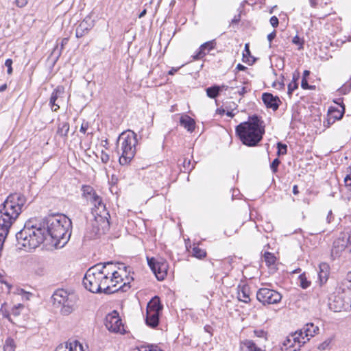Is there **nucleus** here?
Masks as SVG:
<instances>
[{"label":"nucleus","mask_w":351,"mask_h":351,"mask_svg":"<svg viewBox=\"0 0 351 351\" xmlns=\"http://www.w3.org/2000/svg\"><path fill=\"white\" fill-rule=\"evenodd\" d=\"M71 219L62 215L31 218L16 233V247L29 252L50 238L56 247H62L71 237Z\"/></svg>","instance_id":"f257e3e1"},{"label":"nucleus","mask_w":351,"mask_h":351,"mask_svg":"<svg viewBox=\"0 0 351 351\" xmlns=\"http://www.w3.org/2000/svg\"><path fill=\"white\" fill-rule=\"evenodd\" d=\"M235 132L243 145L247 147L257 146L265 132L264 121L257 114L250 116L248 121L236 127Z\"/></svg>","instance_id":"f03ea898"},{"label":"nucleus","mask_w":351,"mask_h":351,"mask_svg":"<svg viewBox=\"0 0 351 351\" xmlns=\"http://www.w3.org/2000/svg\"><path fill=\"white\" fill-rule=\"evenodd\" d=\"M99 267V266L95 265L90 267L83 278V285L89 291L96 293L110 294L118 291L125 292L130 288V282H124L118 289H112V287L109 285V280L101 274Z\"/></svg>","instance_id":"7ed1b4c3"},{"label":"nucleus","mask_w":351,"mask_h":351,"mask_svg":"<svg viewBox=\"0 0 351 351\" xmlns=\"http://www.w3.org/2000/svg\"><path fill=\"white\" fill-rule=\"evenodd\" d=\"M26 202L25 196L21 193L9 195L0 205V220L2 221L0 224L11 228L21 213Z\"/></svg>","instance_id":"20e7f679"},{"label":"nucleus","mask_w":351,"mask_h":351,"mask_svg":"<svg viewBox=\"0 0 351 351\" xmlns=\"http://www.w3.org/2000/svg\"><path fill=\"white\" fill-rule=\"evenodd\" d=\"M138 143L136 134L130 130L123 132L117 141L118 153L121 152L119 162L121 165L130 163L136 154V146Z\"/></svg>","instance_id":"39448f33"},{"label":"nucleus","mask_w":351,"mask_h":351,"mask_svg":"<svg viewBox=\"0 0 351 351\" xmlns=\"http://www.w3.org/2000/svg\"><path fill=\"white\" fill-rule=\"evenodd\" d=\"M95 265L99 266V269L101 270V274L106 276V278L109 280H115V279L119 278L118 276H116L117 271L122 270L124 273H126L128 268L123 263L112 261L99 263Z\"/></svg>","instance_id":"423d86ee"},{"label":"nucleus","mask_w":351,"mask_h":351,"mask_svg":"<svg viewBox=\"0 0 351 351\" xmlns=\"http://www.w3.org/2000/svg\"><path fill=\"white\" fill-rule=\"evenodd\" d=\"M147 264L158 280H163L167 275L169 264L162 258H148Z\"/></svg>","instance_id":"0eeeda50"},{"label":"nucleus","mask_w":351,"mask_h":351,"mask_svg":"<svg viewBox=\"0 0 351 351\" xmlns=\"http://www.w3.org/2000/svg\"><path fill=\"white\" fill-rule=\"evenodd\" d=\"M342 252L351 254V230L350 232L341 234L333 242L332 255L338 256Z\"/></svg>","instance_id":"6e6552de"},{"label":"nucleus","mask_w":351,"mask_h":351,"mask_svg":"<svg viewBox=\"0 0 351 351\" xmlns=\"http://www.w3.org/2000/svg\"><path fill=\"white\" fill-rule=\"evenodd\" d=\"M256 299L263 305L274 304L280 302L282 295L274 289L263 287L257 291Z\"/></svg>","instance_id":"1a4fd4ad"},{"label":"nucleus","mask_w":351,"mask_h":351,"mask_svg":"<svg viewBox=\"0 0 351 351\" xmlns=\"http://www.w3.org/2000/svg\"><path fill=\"white\" fill-rule=\"evenodd\" d=\"M307 341L303 335V330H298L289 334L283 342L286 350L292 349L291 351L299 350Z\"/></svg>","instance_id":"9d476101"},{"label":"nucleus","mask_w":351,"mask_h":351,"mask_svg":"<svg viewBox=\"0 0 351 351\" xmlns=\"http://www.w3.org/2000/svg\"><path fill=\"white\" fill-rule=\"evenodd\" d=\"M105 326L111 332H119L121 334L125 332L121 319L119 317V313L115 310L106 316Z\"/></svg>","instance_id":"9b49d317"},{"label":"nucleus","mask_w":351,"mask_h":351,"mask_svg":"<svg viewBox=\"0 0 351 351\" xmlns=\"http://www.w3.org/2000/svg\"><path fill=\"white\" fill-rule=\"evenodd\" d=\"M341 109L337 107L330 106L327 112L326 118L323 121V126L326 128H330L336 121L340 120L345 113V105L343 102L340 104Z\"/></svg>","instance_id":"f8f14e48"},{"label":"nucleus","mask_w":351,"mask_h":351,"mask_svg":"<svg viewBox=\"0 0 351 351\" xmlns=\"http://www.w3.org/2000/svg\"><path fill=\"white\" fill-rule=\"evenodd\" d=\"M93 27L94 21L91 20V17L90 16H86L76 28V38H80L86 35Z\"/></svg>","instance_id":"ddd939ff"},{"label":"nucleus","mask_w":351,"mask_h":351,"mask_svg":"<svg viewBox=\"0 0 351 351\" xmlns=\"http://www.w3.org/2000/svg\"><path fill=\"white\" fill-rule=\"evenodd\" d=\"M77 297L74 293H70L60 306V313L63 315H70L74 310Z\"/></svg>","instance_id":"4468645a"},{"label":"nucleus","mask_w":351,"mask_h":351,"mask_svg":"<svg viewBox=\"0 0 351 351\" xmlns=\"http://www.w3.org/2000/svg\"><path fill=\"white\" fill-rule=\"evenodd\" d=\"M348 304V302L345 301L343 295L338 293L337 295H333L329 299L328 306L329 308L334 312H340L346 308V306Z\"/></svg>","instance_id":"2eb2a0df"},{"label":"nucleus","mask_w":351,"mask_h":351,"mask_svg":"<svg viewBox=\"0 0 351 351\" xmlns=\"http://www.w3.org/2000/svg\"><path fill=\"white\" fill-rule=\"evenodd\" d=\"M262 100L267 108H271L274 111H276L282 103L278 96H274L269 93H263Z\"/></svg>","instance_id":"dca6fc26"},{"label":"nucleus","mask_w":351,"mask_h":351,"mask_svg":"<svg viewBox=\"0 0 351 351\" xmlns=\"http://www.w3.org/2000/svg\"><path fill=\"white\" fill-rule=\"evenodd\" d=\"M215 40L206 42L200 45L196 54L193 56L194 60L202 59L207 53L216 47Z\"/></svg>","instance_id":"f3484780"},{"label":"nucleus","mask_w":351,"mask_h":351,"mask_svg":"<svg viewBox=\"0 0 351 351\" xmlns=\"http://www.w3.org/2000/svg\"><path fill=\"white\" fill-rule=\"evenodd\" d=\"M70 293H68L64 289L56 290L52 295L54 306L59 308L64 303L65 299L69 296Z\"/></svg>","instance_id":"a211bd4d"},{"label":"nucleus","mask_w":351,"mask_h":351,"mask_svg":"<svg viewBox=\"0 0 351 351\" xmlns=\"http://www.w3.org/2000/svg\"><path fill=\"white\" fill-rule=\"evenodd\" d=\"M82 195L86 201L91 204L92 202L95 200L96 197H98L95 190L89 185H83L82 186Z\"/></svg>","instance_id":"6ab92c4d"},{"label":"nucleus","mask_w":351,"mask_h":351,"mask_svg":"<svg viewBox=\"0 0 351 351\" xmlns=\"http://www.w3.org/2000/svg\"><path fill=\"white\" fill-rule=\"evenodd\" d=\"M160 320V313H154L153 311L149 312L147 311L145 323L151 328H156L158 326Z\"/></svg>","instance_id":"aec40b11"},{"label":"nucleus","mask_w":351,"mask_h":351,"mask_svg":"<svg viewBox=\"0 0 351 351\" xmlns=\"http://www.w3.org/2000/svg\"><path fill=\"white\" fill-rule=\"evenodd\" d=\"M250 288L248 285L239 286L237 298L239 300L243 302L249 303L250 302Z\"/></svg>","instance_id":"412c9836"},{"label":"nucleus","mask_w":351,"mask_h":351,"mask_svg":"<svg viewBox=\"0 0 351 351\" xmlns=\"http://www.w3.org/2000/svg\"><path fill=\"white\" fill-rule=\"evenodd\" d=\"M240 351H264L250 339H245L240 343Z\"/></svg>","instance_id":"4be33fe9"},{"label":"nucleus","mask_w":351,"mask_h":351,"mask_svg":"<svg viewBox=\"0 0 351 351\" xmlns=\"http://www.w3.org/2000/svg\"><path fill=\"white\" fill-rule=\"evenodd\" d=\"M162 308L163 306L160 302L159 297L154 296L147 304V311L160 313Z\"/></svg>","instance_id":"5701e85b"},{"label":"nucleus","mask_w":351,"mask_h":351,"mask_svg":"<svg viewBox=\"0 0 351 351\" xmlns=\"http://www.w3.org/2000/svg\"><path fill=\"white\" fill-rule=\"evenodd\" d=\"M302 330H303L304 337H305L306 340L308 341L310 337H313L317 332L319 328L313 323H308Z\"/></svg>","instance_id":"b1692460"},{"label":"nucleus","mask_w":351,"mask_h":351,"mask_svg":"<svg viewBox=\"0 0 351 351\" xmlns=\"http://www.w3.org/2000/svg\"><path fill=\"white\" fill-rule=\"evenodd\" d=\"M180 123L189 132H193L195 130V122L188 115L182 116L180 119Z\"/></svg>","instance_id":"393cba45"},{"label":"nucleus","mask_w":351,"mask_h":351,"mask_svg":"<svg viewBox=\"0 0 351 351\" xmlns=\"http://www.w3.org/2000/svg\"><path fill=\"white\" fill-rule=\"evenodd\" d=\"M319 271L318 272V278L320 283L326 282L328 275V265L323 263L319 265Z\"/></svg>","instance_id":"a878e982"},{"label":"nucleus","mask_w":351,"mask_h":351,"mask_svg":"<svg viewBox=\"0 0 351 351\" xmlns=\"http://www.w3.org/2000/svg\"><path fill=\"white\" fill-rule=\"evenodd\" d=\"M300 78V73L295 71L292 75V81L288 84V94L292 95L293 92L298 88V81Z\"/></svg>","instance_id":"bb28decb"},{"label":"nucleus","mask_w":351,"mask_h":351,"mask_svg":"<svg viewBox=\"0 0 351 351\" xmlns=\"http://www.w3.org/2000/svg\"><path fill=\"white\" fill-rule=\"evenodd\" d=\"M69 131V124L68 122L63 121L58 124L57 134L62 137H67Z\"/></svg>","instance_id":"cd10ccee"},{"label":"nucleus","mask_w":351,"mask_h":351,"mask_svg":"<svg viewBox=\"0 0 351 351\" xmlns=\"http://www.w3.org/2000/svg\"><path fill=\"white\" fill-rule=\"evenodd\" d=\"M64 94V86H58L52 92L50 99H51L53 101H57L59 99L63 97Z\"/></svg>","instance_id":"c85d7f7f"},{"label":"nucleus","mask_w":351,"mask_h":351,"mask_svg":"<svg viewBox=\"0 0 351 351\" xmlns=\"http://www.w3.org/2000/svg\"><path fill=\"white\" fill-rule=\"evenodd\" d=\"M206 95L211 99H215L220 93L219 85H213L206 89Z\"/></svg>","instance_id":"c756f323"},{"label":"nucleus","mask_w":351,"mask_h":351,"mask_svg":"<svg viewBox=\"0 0 351 351\" xmlns=\"http://www.w3.org/2000/svg\"><path fill=\"white\" fill-rule=\"evenodd\" d=\"M192 255L199 259H202L206 256V252L205 250L199 248L198 245H193L191 251Z\"/></svg>","instance_id":"7c9ffc66"},{"label":"nucleus","mask_w":351,"mask_h":351,"mask_svg":"<svg viewBox=\"0 0 351 351\" xmlns=\"http://www.w3.org/2000/svg\"><path fill=\"white\" fill-rule=\"evenodd\" d=\"M16 343L13 339L8 337L3 345V351H15Z\"/></svg>","instance_id":"2f4dec72"},{"label":"nucleus","mask_w":351,"mask_h":351,"mask_svg":"<svg viewBox=\"0 0 351 351\" xmlns=\"http://www.w3.org/2000/svg\"><path fill=\"white\" fill-rule=\"evenodd\" d=\"M263 258L267 266H271L275 264L276 258L274 254L269 252H265L263 254Z\"/></svg>","instance_id":"473e14b6"},{"label":"nucleus","mask_w":351,"mask_h":351,"mask_svg":"<svg viewBox=\"0 0 351 351\" xmlns=\"http://www.w3.org/2000/svg\"><path fill=\"white\" fill-rule=\"evenodd\" d=\"M298 280L300 282V286L304 289L309 287L311 284V281H309L307 279L304 273L299 276Z\"/></svg>","instance_id":"72a5a7b5"},{"label":"nucleus","mask_w":351,"mask_h":351,"mask_svg":"<svg viewBox=\"0 0 351 351\" xmlns=\"http://www.w3.org/2000/svg\"><path fill=\"white\" fill-rule=\"evenodd\" d=\"M91 204H93L98 210H105L106 209V205L103 202L102 198L99 195H98V197H96L95 200L92 202Z\"/></svg>","instance_id":"f704fd0d"},{"label":"nucleus","mask_w":351,"mask_h":351,"mask_svg":"<svg viewBox=\"0 0 351 351\" xmlns=\"http://www.w3.org/2000/svg\"><path fill=\"white\" fill-rule=\"evenodd\" d=\"M277 155L278 156L285 155L287 153V145L281 142L277 143Z\"/></svg>","instance_id":"c9c22d12"},{"label":"nucleus","mask_w":351,"mask_h":351,"mask_svg":"<svg viewBox=\"0 0 351 351\" xmlns=\"http://www.w3.org/2000/svg\"><path fill=\"white\" fill-rule=\"evenodd\" d=\"M182 166H183L182 171L184 172H186V171L190 172L194 168V164H192L191 160L187 159V158H184V160L182 162Z\"/></svg>","instance_id":"e433bc0d"},{"label":"nucleus","mask_w":351,"mask_h":351,"mask_svg":"<svg viewBox=\"0 0 351 351\" xmlns=\"http://www.w3.org/2000/svg\"><path fill=\"white\" fill-rule=\"evenodd\" d=\"M55 351H73V344L72 343H66L65 345L60 344Z\"/></svg>","instance_id":"4c0bfd02"},{"label":"nucleus","mask_w":351,"mask_h":351,"mask_svg":"<svg viewBox=\"0 0 351 351\" xmlns=\"http://www.w3.org/2000/svg\"><path fill=\"white\" fill-rule=\"evenodd\" d=\"M116 276H118L119 278L115 279V280H109V285L112 287V289H117V285L123 281V274H121L119 271H117V274Z\"/></svg>","instance_id":"58836bf2"},{"label":"nucleus","mask_w":351,"mask_h":351,"mask_svg":"<svg viewBox=\"0 0 351 351\" xmlns=\"http://www.w3.org/2000/svg\"><path fill=\"white\" fill-rule=\"evenodd\" d=\"M249 58H252L251 57V52L250 51V49H249V44H245V51H244V53H243V61L245 62H248L250 63V59Z\"/></svg>","instance_id":"ea45409f"},{"label":"nucleus","mask_w":351,"mask_h":351,"mask_svg":"<svg viewBox=\"0 0 351 351\" xmlns=\"http://www.w3.org/2000/svg\"><path fill=\"white\" fill-rule=\"evenodd\" d=\"M280 164V160L277 158H275L270 164V168L274 173H276L278 170V166Z\"/></svg>","instance_id":"a19ab883"},{"label":"nucleus","mask_w":351,"mask_h":351,"mask_svg":"<svg viewBox=\"0 0 351 351\" xmlns=\"http://www.w3.org/2000/svg\"><path fill=\"white\" fill-rule=\"evenodd\" d=\"M292 43L295 45H299V49L303 47L304 40L301 39L298 35L295 36L292 39Z\"/></svg>","instance_id":"79ce46f5"},{"label":"nucleus","mask_w":351,"mask_h":351,"mask_svg":"<svg viewBox=\"0 0 351 351\" xmlns=\"http://www.w3.org/2000/svg\"><path fill=\"white\" fill-rule=\"evenodd\" d=\"M254 333L255 336L267 339V332L263 330H254Z\"/></svg>","instance_id":"37998d69"},{"label":"nucleus","mask_w":351,"mask_h":351,"mask_svg":"<svg viewBox=\"0 0 351 351\" xmlns=\"http://www.w3.org/2000/svg\"><path fill=\"white\" fill-rule=\"evenodd\" d=\"M12 59H7L5 62V66L8 68L7 73L10 75L12 73Z\"/></svg>","instance_id":"c03bdc74"},{"label":"nucleus","mask_w":351,"mask_h":351,"mask_svg":"<svg viewBox=\"0 0 351 351\" xmlns=\"http://www.w3.org/2000/svg\"><path fill=\"white\" fill-rule=\"evenodd\" d=\"M23 306L21 304H18L17 306H14L12 308V311H11V313L14 315V316H18L20 315V311H19V308H23Z\"/></svg>","instance_id":"a18cd8bd"},{"label":"nucleus","mask_w":351,"mask_h":351,"mask_svg":"<svg viewBox=\"0 0 351 351\" xmlns=\"http://www.w3.org/2000/svg\"><path fill=\"white\" fill-rule=\"evenodd\" d=\"M49 106L53 112H56L60 108V105L56 101H53L51 99L49 100Z\"/></svg>","instance_id":"49530a36"},{"label":"nucleus","mask_w":351,"mask_h":351,"mask_svg":"<svg viewBox=\"0 0 351 351\" xmlns=\"http://www.w3.org/2000/svg\"><path fill=\"white\" fill-rule=\"evenodd\" d=\"M269 22L273 27H277L279 24L278 19L276 16L270 18Z\"/></svg>","instance_id":"de8ad7c7"},{"label":"nucleus","mask_w":351,"mask_h":351,"mask_svg":"<svg viewBox=\"0 0 351 351\" xmlns=\"http://www.w3.org/2000/svg\"><path fill=\"white\" fill-rule=\"evenodd\" d=\"M145 347L146 349H147V351H163L160 349L157 345L149 344Z\"/></svg>","instance_id":"09e8293b"},{"label":"nucleus","mask_w":351,"mask_h":351,"mask_svg":"<svg viewBox=\"0 0 351 351\" xmlns=\"http://www.w3.org/2000/svg\"><path fill=\"white\" fill-rule=\"evenodd\" d=\"M101 160L104 163H107L110 160V156L107 153L102 151L101 154Z\"/></svg>","instance_id":"8fccbe9b"},{"label":"nucleus","mask_w":351,"mask_h":351,"mask_svg":"<svg viewBox=\"0 0 351 351\" xmlns=\"http://www.w3.org/2000/svg\"><path fill=\"white\" fill-rule=\"evenodd\" d=\"M344 182L346 186L348 187L349 190L351 191V176L350 175L346 176Z\"/></svg>","instance_id":"3c124183"},{"label":"nucleus","mask_w":351,"mask_h":351,"mask_svg":"<svg viewBox=\"0 0 351 351\" xmlns=\"http://www.w3.org/2000/svg\"><path fill=\"white\" fill-rule=\"evenodd\" d=\"M88 126H89L88 123L84 121L81 125L80 132L83 134H85L88 128Z\"/></svg>","instance_id":"603ef678"},{"label":"nucleus","mask_w":351,"mask_h":351,"mask_svg":"<svg viewBox=\"0 0 351 351\" xmlns=\"http://www.w3.org/2000/svg\"><path fill=\"white\" fill-rule=\"evenodd\" d=\"M15 3L17 7L23 8L27 5V0H16Z\"/></svg>","instance_id":"864d4df0"},{"label":"nucleus","mask_w":351,"mask_h":351,"mask_svg":"<svg viewBox=\"0 0 351 351\" xmlns=\"http://www.w3.org/2000/svg\"><path fill=\"white\" fill-rule=\"evenodd\" d=\"M343 286L346 287V288L348 289V295H351V280L349 281V280H347L343 284Z\"/></svg>","instance_id":"5fc2aeb1"},{"label":"nucleus","mask_w":351,"mask_h":351,"mask_svg":"<svg viewBox=\"0 0 351 351\" xmlns=\"http://www.w3.org/2000/svg\"><path fill=\"white\" fill-rule=\"evenodd\" d=\"M276 32L275 30H274L272 32H271L270 34H269L267 35V40L271 43L272 42V40L276 38Z\"/></svg>","instance_id":"6e6d98bb"},{"label":"nucleus","mask_w":351,"mask_h":351,"mask_svg":"<svg viewBox=\"0 0 351 351\" xmlns=\"http://www.w3.org/2000/svg\"><path fill=\"white\" fill-rule=\"evenodd\" d=\"M308 81H307V79H302V82H301V87L303 88V89H305L306 90L308 86Z\"/></svg>","instance_id":"4d7b16f0"},{"label":"nucleus","mask_w":351,"mask_h":351,"mask_svg":"<svg viewBox=\"0 0 351 351\" xmlns=\"http://www.w3.org/2000/svg\"><path fill=\"white\" fill-rule=\"evenodd\" d=\"M248 91H250V89H247L246 87H242L241 90L238 91V93L241 96H244Z\"/></svg>","instance_id":"13d9d810"},{"label":"nucleus","mask_w":351,"mask_h":351,"mask_svg":"<svg viewBox=\"0 0 351 351\" xmlns=\"http://www.w3.org/2000/svg\"><path fill=\"white\" fill-rule=\"evenodd\" d=\"M334 219V216L332 214V210H330L328 213V215L326 217V220L328 223H330Z\"/></svg>","instance_id":"bf43d9fd"},{"label":"nucleus","mask_w":351,"mask_h":351,"mask_svg":"<svg viewBox=\"0 0 351 351\" xmlns=\"http://www.w3.org/2000/svg\"><path fill=\"white\" fill-rule=\"evenodd\" d=\"M236 69H237L238 71H245L247 69V67L241 64H238L237 65Z\"/></svg>","instance_id":"052dcab7"},{"label":"nucleus","mask_w":351,"mask_h":351,"mask_svg":"<svg viewBox=\"0 0 351 351\" xmlns=\"http://www.w3.org/2000/svg\"><path fill=\"white\" fill-rule=\"evenodd\" d=\"M179 68H171V69H170L168 72V74L170 75H174L178 71Z\"/></svg>","instance_id":"680f3d73"},{"label":"nucleus","mask_w":351,"mask_h":351,"mask_svg":"<svg viewBox=\"0 0 351 351\" xmlns=\"http://www.w3.org/2000/svg\"><path fill=\"white\" fill-rule=\"evenodd\" d=\"M2 315L3 317L8 319L9 321H11L10 315L8 311H3Z\"/></svg>","instance_id":"e2e57ef3"},{"label":"nucleus","mask_w":351,"mask_h":351,"mask_svg":"<svg viewBox=\"0 0 351 351\" xmlns=\"http://www.w3.org/2000/svg\"><path fill=\"white\" fill-rule=\"evenodd\" d=\"M229 88H230V86L228 85H226V84H222V85L219 86L220 92H221L223 90H227Z\"/></svg>","instance_id":"0e129e2a"},{"label":"nucleus","mask_w":351,"mask_h":351,"mask_svg":"<svg viewBox=\"0 0 351 351\" xmlns=\"http://www.w3.org/2000/svg\"><path fill=\"white\" fill-rule=\"evenodd\" d=\"M69 42V38H64L62 40V43H61V49H63V47L64 45H66Z\"/></svg>","instance_id":"69168bd1"},{"label":"nucleus","mask_w":351,"mask_h":351,"mask_svg":"<svg viewBox=\"0 0 351 351\" xmlns=\"http://www.w3.org/2000/svg\"><path fill=\"white\" fill-rule=\"evenodd\" d=\"M309 75H310L309 71H308V70L304 71L302 79H307V77L309 76Z\"/></svg>","instance_id":"338daca9"},{"label":"nucleus","mask_w":351,"mask_h":351,"mask_svg":"<svg viewBox=\"0 0 351 351\" xmlns=\"http://www.w3.org/2000/svg\"><path fill=\"white\" fill-rule=\"evenodd\" d=\"M299 193H300V192H299V190H298V186H297V185H294V186H293V193L294 195H298V194H299Z\"/></svg>","instance_id":"774afa93"}]
</instances>
